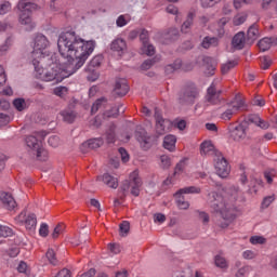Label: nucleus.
<instances>
[{
	"mask_svg": "<svg viewBox=\"0 0 277 277\" xmlns=\"http://www.w3.org/2000/svg\"><path fill=\"white\" fill-rule=\"evenodd\" d=\"M166 11L168 12V14H173L174 16H176V14H179V9L176 6H174V4H169L167 6Z\"/></svg>",
	"mask_w": 277,
	"mask_h": 277,
	"instance_id": "obj_64",
	"label": "nucleus"
},
{
	"mask_svg": "<svg viewBox=\"0 0 277 277\" xmlns=\"http://www.w3.org/2000/svg\"><path fill=\"white\" fill-rule=\"evenodd\" d=\"M131 22V17L129 15H119L116 19L117 27H126Z\"/></svg>",
	"mask_w": 277,
	"mask_h": 277,
	"instance_id": "obj_36",
	"label": "nucleus"
},
{
	"mask_svg": "<svg viewBox=\"0 0 277 277\" xmlns=\"http://www.w3.org/2000/svg\"><path fill=\"white\" fill-rule=\"evenodd\" d=\"M200 150L201 155H211V153L215 150V147L210 141H205L203 143H201Z\"/></svg>",
	"mask_w": 277,
	"mask_h": 277,
	"instance_id": "obj_31",
	"label": "nucleus"
},
{
	"mask_svg": "<svg viewBox=\"0 0 277 277\" xmlns=\"http://www.w3.org/2000/svg\"><path fill=\"white\" fill-rule=\"evenodd\" d=\"M242 109H246V102L241 98L235 100L225 111H223L220 116L221 120H224L225 122H228L237 111H241Z\"/></svg>",
	"mask_w": 277,
	"mask_h": 277,
	"instance_id": "obj_10",
	"label": "nucleus"
},
{
	"mask_svg": "<svg viewBox=\"0 0 277 277\" xmlns=\"http://www.w3.org/2000/svg\"><path fill=\"white\" fill-rule=\"evenodd\" d=\"M18 22L26 27L27 31H31L36 24L31 21V12L38 10V5L27 0H19L17 3Z\"/></svg>",
	"mask_w": 277,
	"mask_h": 277,
	"instance_id": "obj_4",
	"label": "nucleus"
},
{
	"mask_svg": "<svg viewBox=\"0 0 277 277\" xmlns=\"http://www.w3.org/2000/svg\"><path fill=\"white\" fill-rule=\"evenodd\" d=\"M248 122H250V124H255V127H260V129H269V122L261 119L259 115H251L249 116L248 121H242L237 126H229V137L234 140V142H241L242 140H246Z\"/></svg>",
	"mask_w": 277,
	"mask_h": 277,
	"instance_id": "obj_3",
	"label": "nucleus"
},
{
	"mask_svg": "<svg viewBox=\"0 0 277 277\" xmlns=\"http://www.w3.org/2000/svg\"><path fill=\"white\" fill-rule=\"evenodd\" d=\"M242 256L243 259L252 260L256 258V253L252 250H246L245 252H242Z\"/></svg>",
	"mask_w": 277,
	"mask_h": 277,
	"instance_id": "obj_61",
	"label": "nucleus"
},
{
	"mask_svg": "<svg viewBox=\"0 0 277 277\" xmlns=\"http://www.w3.org/2000/svg\"><path fill=\"white\" fill-rule=\"evenodd\" d=\"M163 148L170 153L176 150V136L173 134L166 135L163 138Z\"/></svg>",
	"mask_w": 277,
	"mask_h": 277,
	"instance_id": "obj_22",
	"label": "nucleus"
},
{
	"mask_svg": "<svg viewBox=\"0 0 277 277\" xmlns=\"http://www.w3.org/2000/svg\"><path fill=\"white\" fill-rule=\"evenodd\" d=\"M129 93V82L126 79H119L115 84V94L117 96H127Z\"/></svg>",
	"mask_w": 277,
	"mask_h": 277,
	"instance_id": "obj_19",
	"label": "nucleus"
},
{
	"mask_svg": "<svg viewBox=\"0 0 277 277\" xmlns=\"http://www.w3.org/2000/svg\"><path fill=\"white\" fill-rule=\"evenodd\" d=\"M277 44V38L273 37H265L262 40L259 41L258 47L260 50H262L263 52L265 51H269V49H272V45Z\"/></svg>",
	"mask_w": 277,
	"mask_h": 277,
	"instance_id": "obj_21",
	"label": "nucleus"
},
{
	"mask_svg": "<svg viewBox=\"0 0 277 277\" xmlns=\"http://www.w3.org/2000/svg\"><path fill=\"white\" fill-rule=\"evenodd\" d=\"M45 256L51 265H57V258L55 256V251L53 249H49Z\"/></svg>",
	"mask_w": 277,
	"mask_h": 277,
	"instance_id": "obj_44",
	"label": "nucleus"
},
{
	"mask_svg": "<svg viewBox=\"0 0 277 277\" xmlns=\"http://www.w3.org/2000/svg\"><path fill=\"white\" fill-rule=\"evenodd\" d=\"M153 64H155L154 60H146L142 65L141 68L142 70H149V68L153 67Z\"/></svg>",
	"mask_w": 277,
	"mask_h": 277,
	"instance_id": "obj_62",
	"label": "nucleus"
},
{
	"mask_svg": "<svg viewBox=\"0 0 277 277\" xmlns=\"http://www.w3.org/2000/svg\"><path fill=\"white\" fill-rule=\"evenodd\" d=\"M155 120H156V134L157 135H166L170 128L172 127V122L168 119H163L161 116V111L159 109H155Z\"/></svg>",
	"mask_w": 277,
	"mask_h": 277,
	"instance_id": "obj_12",
	"label": "nucleus"
},
{
	"mask_svg": "<svg viewBox=\"0 0 277 277\" xmlns=\"http://www.w3.org/2000/svg\"><path fill=\"white\" fill-rule=\"evenodd\" d=\"M13 107H15L17 111H25V109L29 108V104H27V101H25V98L17 97L13 101Z\"/></svg>",
	"mask_w": 277,
	"mask_h": 277,
	"instance_id": "obj_30",
	"label": "nucleus"
},
{
	"mask_svg": "<svg viewBox=\"0 0 277 277\" xmlns=\"http://www.w3.org/2000/svg\"><path fill=\"white\" fill-rule=\"evenodd\" d=\"M103 144H104L103 137L91 138L87 143H83L80 146V149L83 150L84 148H88V147L92 149H96V148H101Z\"/></svg>",
	"mask_w": 277,
	"mask_h": 277,
	"instance_id": "obj_24",
	"label": "nucleus"
},
{
	"mask_svg": "<svg viewBox=\"0 0 277 277\" xmlns=\"http://www.w3.org/2000/svg\"><path fill=\"white\" fill-rule=\"evenodd\" d=\"M186 194H200V187L187 186V187L179 189L174 194V198H175L177 208L182 209L184 211H186V209H189V201L185 200Z\"/></svg>",
	"mask_w": 277,
	"mask_h": 277,
	"instance_id": "obj_6",
	"label": "nucleus"
},
{
	"mask_svg": "<svg viewBox=\"0 0 277 277\" xmlns=\"http://www.w3.org/2000/svg\"><path fill=\"white\" fill-rule=\"evenodd\" d=\"M55 96H60V98H64L68 94V88L66 87H56L53 90Z\"/></svg>",
	"mask_w": 277,
	"mask_h": 277,
	"instance_id": "obj_43",
	"label": "nucleus"
},
{
	"mask_svg": "<svg viewBox=\"0 0 277 277\" xmlns=\"http://www.w3.org/2000/svg\"><path fill=\"white\" fill-rule=\"evenodd\" d=\"M97 180L102 181V183L107 185V187H110V189H118V177H115L109 173H104L103 175L98 176Z\"/></svg>",
	"mask_w": 277,
	"mask_h": 277,
	"instance_id": "obj_17",
	"label": "nucleus"
},
{
	"mask_svg": "<svg viewBox=\"0 0 277 277\" xmlns=\"http://www.w3.org/2000/svg\"><path fill=\"white\" fill-rule=\"evenodd\" d=\"M119 230L122 237H127L129 235V230H131V224L129 221H123L119 226Z\"/></svg>",
	"mask_w": 277,
	"mask_h": 277,
	"instance_id": "obj_40",
	"label": "nucleus"
},
{
	"mask_svg": "<svg viewBox=\"0 0 277 277\" xmlns=\"http://www.w3.org/2000/svg\"><path fill=\"white\" fill-rule=\"evenodd\" d=\"M232 47L237 49V51H241L246 47V32L240 31L236 34L232 40Z\"/></svg>",
	"mask_w": 277,
	"mask_h": 277,
	"instance_id": "obj_20",
	"label": "nucleus"
},
{
	"mask_svg": "<svg viewBox=\"0 0 277 277\" xmlns=\"http://www.w3.org/2000/svg\"><path fill=\"white\" fill-rule=\"evenodd\" d=\"M203 64L206 68V75L209 77L213 76L215 72V64H213V58L207 56L203 58Z\"/></svg>",
	"mask_w": 277,
	"mask_h": 277,
	"instance_id": "obj_28",
	"label": "nucleus"
},
{
	"mask_svg": "<svg viewBox=\"0 0 277 277\" xmlns=\"http://www.w3.org/2000/svg\"><path fill=\"white\" fill-rule=\"evenodd\" d=\"M40 153L38 154V151H35L32 155H36L37 159L39 161H47V159H49V151L47 149H44V147H42V145L40 146Z\"/></svg>",
	"mask_w": 277,
	"mask_h": 277,
	"instance_id": "obj_39",
	"label": "nucleus"
},
{
	"mask_svg": "<svg viewBox=\"0 0 277 277\" xmlns=\"http://www.w3.org/2000/svg\"><path fill=\"white\" fill-rule=\"evenodd\" d=\"M45 136L47 133H44V131H41L35 132L34 134L26 137V145L32 154L35 151H38V155H40V153L42 151L40 150V147L42 146V138Z\"/></svg>",
	"mask_w": 277,
	"mask_h": 277,
	"instance_id": "obj_9",
	"label": "nucleus"
},
{
	"mask_svg": "<svg viewBox=\"0 0 277 277\" xmlns=\"http://www.w3.org/2000/svg\"><path fill=\"white\" fill-rule=\"evenodd\" d=\"M214 263L217 267H220L221 269H226L228 267V262L226 261V259L222 255H215L214 258Z\"/></svg>",
	"mask_w": 277,
	"mask_h": 277,
	"instance_id": "obj_34",
	"label": "nucleus"
},
{
	"mask_svg": "<svg viewBox=\"0 0 277 277\" xmlns=\"http://www.w3.org/2000/svg\"><path fill=\"white\" fill-rule=\"evenodd\" d=\"M222 0H201L202 8H213L216 3H220Z\"/></svg>",
	"mask_w": 277,
	"mask_h": 277,
	"instance_id": "obj_54",
	"label": "nucleus"
},
{
	"mask_svg": "<svg viewBox=\"0 0 277 277\" xmlns=\"http://www.w3.org/2000/svg\"><path fill=\"white\" fill-rule=\"evenodd\" d=\"M106 142L107 144H114L116 142V126L110 127L106 132Z\"/></svg>",
	"mask_w": 277,
	"mask_h": 277,
	"instance_id": "obj_37",
	"label": "nucleus"
},
{
	"mask_svg": "<svg viewBox=\"0 0 277 277\" xmlns=\"http://www.w3.org/2000/svg\"><path fill=\"white\" fill-rule=\"evenodd\" d=\"M122 192H129L132 196H140V190L142 189V179L140 177V172L133 171L130 174V181H126L121 186Z\"/></svg>",
	"mask_w": 277,
	"mask_h": 277,
	"instance_id": "obj_7",
	"label": "nucleus"
},
{
	"mask_svg": "<svg viewBox=\"0 0 277 277\" xmlns=\"http://www.w3.org/2000/svg\"><path fill=\"white\" fill-rule=\"evenodd\" d=\"M12 10V3L10 1H2L0 3V16L8 14Z\"/></svg>",
	"mask_w": 277,
	"mask_h": 277,
	"instance_id": "obj_41",
	"label": "nucleus"
},
{
	"mask_svg": "<svg viewBox=\"0 0 277 277\" xmlns=\"http://www.w3.org/2000/svg\"><path fill=\"white\" fill-rule=\"evenodd\" d=\"M39 235L40 237H49V225L47 223H41Z\"/></svg>",
	"mask_w": 277,
	"mask_h": 277,
	"instance_id": "obj_50",
	"label": "nucleus"
},
{
	"mask_svg": "<svg viewBox=\"0 0 277 277\" xmlns=\"http://www.w3.org/2000/svg\"><path fill=\"white\" fill-rule=\"evenodd\" d=\"M250 274V266H242L236 273V277H246Z\"/></svg>",
	"mask_w": 277,
	"mask_h": 277,
	"instance_id": "obj_51",
	"label": "nucleus"
},
{
	"mask_svg": "<svg viewBox=\"0 0 277 277\" xmlns=\"http://www.w3.org/2000/svg\"><path fill=\"white\" fill-rule=\"evenodd\" d=\"M135 138L141 144L143 148H148L150 146V137L146 133V130L138 128L135 132Z\"/></svg>",
	"mask_w": 277,
	"mask_h": 277,
	"instance_id": "obj_18",
	"label": "nucleus"
},
{
	"mask_svg": "<svg viewBox=\"0 0 277 277\" xmlns=\"http://www.w3.org/2000/svg\"><path fill=\"white\" fill-rule=\"evenodd\" d=\"M10 122V116L0 113V127H5Z\"/></svg>",
	"mask_w": 277,
	"mask_h": 277,
	"instance_id": "obj_60",
	"label": "nucleus"
},
{
	"mask_svg": "<svg viewBox=\"0 0 277 277\" xmlns=\"http://www.w3.org/2000/svg\"><path fill=\"white\" fill-rule=\"evenodd\" d=\"M217 85V81L214 80L207 91L206 101L210 103V105H217L220 103V94H222V91L215 89Z\"/></svg>",
	"mask_w": 277,
	"mask_h": 277,
	"instance_id": "obj_13",
	"label": "nucleus"
},
{
	"mask_svg": "<svg viewBox=\"0 0 277 277\" xmlns=\"http://www.w3.org/2000/svg\"><path fill=\"white\" fill-rule=\"evenodd\" d=\"M198 96H200V91H198V88H196V85H189L185 89L184 91V95H183V101L184 103H194V101H196V98H198Z\"/></svg>",
	"mask_w": 277,
	"mask_h": 277,
	"instance_id": "obj_15",
	"label": "nucleus"
},
{
	"mask_svg": "<svg viewBox=\"0 0 277 277\" xmlns=\"http://www.w3.org/2000/svg\"><path fill=\"white\" fill-rule=\"evenodd\" d=\"M12 235V228L0 225V237H10Z\"/></svg>",
	"mask_w": 277,
	"mask_h": 277,
	"instance_id": "obj_49",
	"label": "nucleus"
},
{
	"mask_svg": "<svg viewBox=\"0 0 277 277\" xmlns=\"http://www.w3.org/2000/svg\"><path fill=\"white\" fill-rule=\"evenodd\" d=\"M234 8L236 10H241L245 5H250L252 3V0H233Z\"/></svg>",
	"mask_w": 277,
	"mask_h": 277,
	"instance_id": "obj_47",
	"label": "nucleus"
},
{
	"mask_svg": "<svg viewBox=\"0 0 277 277\" xmlns=\"http://www.w3.org/2000/svg\"><path fill=\"white\" fill-rule=\"evenodd\" d=\"M266 239L263 236H252L250 238V243H252V246H263V243H265Z\"/></svg>",
	"mask_w": 277,
	"mask_h": 277,
	"instance_id": "obj_46",
	"label": "nucleus"
},
{
	"mask_svg": "<svg viewBox=\"0 0 277 277\" xmlns=\"http://www.w3.org/2000/svg\"><path fill=\"white\" fill-rule=\"evenodd\" d=\"M246 18H248V16L245 13H239L234 17V25L239 26V25H243V23H246Z\"/></svg>",
	"mask_w": 277,
	"mask_h": 277,
	"instance_id": "obj_48",
	"label": "nucleus"
},
{
	"mask_svg": "<svg viewBox=\"0 0 277 277\" xmlns=\"http://www.w3.org/2000/svg\"><path fill=\"white\" fill-rule=\"evenodd\" d=\"M120 107H122V104H120L118 107H114L111 111L106 113L107 118H116V116L120 114Z\"/></svg>",
	"mask_w": 277,
	"mask_h": 277,
	"instance_id": "obj_55",
	"label": "nucleus"
},
{
	"mask_svg": "<svg viewBox=\"0 0 277 277\" xmlns=\"http://www.w3.org/2000/svg\"><path fill=\"white\" fill-rule=\"evenodd\" d=\"M235 66H237V62L236 61H228L227 63L222 65V74L226 75V72H228L229 70H232V68H235Z\"/></svg>",
	"mask_w": 277,
	"mask_h": 277,
	"instance_id": "obj_45",
	"label": "nucleus"
},
{
	"mask_svg": "<svg viewBox=\"0 0 277 277\" xmlns=\"http://www.w3.org/2000/svg\"><path fill=\"white\" fill-rule=\"evenodd\" d=\"M103 63V56L102 55H96L94 56L88 66L85 67L87 72H94V68H98L101 64Z\"/></svg>",
	"mask_w": 277,
	"mask_h": 277,
	"instance_id": "obj_27",
	"label": "nucleus"
},
{
	"mask_svg": "<svg viewBox=\"0 0 277 277\" xmlns=\"http://www.w3.org/2000/svg\"><path fill=\"white\" fill-rule=\"evenodd\" d=\"M142 53H144L145 55H148L149 57L155 55V45L150 44V43H143L142 47Z\"/></svg>",
	"mask_w": 277,
	"mask_h": 277,
	"instance_id": "obj_38",
	"label": "nucleus"
},
{
	"mask_svg": "<svg viewBox=\"0 0 277 277\" xmlns=\"http://www.w3.org/2000/svg\"><path fill=\"white\" fill-rule=\"evenodd\" d=\"M260 60H261L263 70H267V68L272 66V60H269V57L263 56Z\"/></svg>",
	"mask_w": 277,
	"mask_h": 277,
	"instance_id": "obj_52",
	"label": "nucleus"
},
{
	"mask_svg": "<svg viewBox=\"0 0 277 277\" xmlns=\"http://www.w3.org/2000/svg\"><path fill=\"white\" fill-rule=\"evenodd\" d=\"M108 250L111 254H120V245L117 243H109Z\"/></svg>",
	"mask_w": 277,
	"mask_h": 277,
	"instance_id": "obj_56",
	"label": "nucleus"
},
{
	"mask_svg": "<svg viewBox=\"0 0 277 277\" xmlns=\"http://www.w3.org/2000/svg\"><path fill=\"white\" fill-rule=\"evenodd\" d=\"M140 34V40L142 44H147L148 43V30L146 29H141Z\"/></svg>",
	"mask_w": 277,
	"mask_h": 277,
	"instance_id": "obj_53",
	"label": "nucleus"
},
{
	"mask_svg": "<svg viewBox=\"0 0 277 277\" xmlns=\"http://www.w3.org/2000/svg\"><path fill=\"white\" fill-rule=\"evenodd\" d=\"M258 39H259V27H256V25H252L247 31V42L248 44H252Z\"/></svg>",
	"mask_w": 277,
	"mask_h": 277,
	"instance_id": "obj_26",
	"label": "nucleus"
},
{
	"mask_svg": "<svg viewBox=\"0 0 277 277\" xmlns=\"http://www.w3.org/2000/svg\"><path fill=\"white\" fill-rule=\"evenodd\" d=\"M185 168H187V159L180 160V162H177V164L175 166L173 175L181 176V174L185 172Z\"/></svg>",
	"mask_w": 277,
	"mask_h": 277,
	"instance_id": "obj_32",
	"label": "nucleus"
},
{
	"mask_svg": "<svg viewBox=\"0 0 277 277\" xmlns=\"http://www.w3.org/2000/svg\"><path fill=\"white\" fill-rule=\"evenodd\" d=\"M216 158L214 159V168L216 170L217 176L221 179H227L228 174H230V166H228V160L224 158L222 153L217 151Z\"/></svg>",
	"mask_w": 277,
	"mask_h": 277,
	"instance_id": "obj_8",
	"label": "nucleus"
},
{
	"mask_svg": "<svg viewBox=\"0 0 277 277\" xmlns=\"http://www.w3.org/2000/svg\"><path fill=\"white\" fill-rule=\"evenodd\" d=\"M119 155L121 157V160L123 163H127L129 161V153H127V149L120 147L119 148Z\"/></svg>",
	"mask_w": 277,
	"mask_h": 277,
	"instance_id": "obj_59",
	"label": "nucleus"
},
{
	"mask_svg": "<svg viewBox=\"0 0 277 277\" xmlns=\"http://www.w3.org/2000/svg\"><path fill=\"white\" fill-rule=\"evenodd\" d=\"M183 66V61L175 60L173 64H170L166 67V72H174V70H180V68Z\"/></svg>",
	"mask_w": 277,
	"mask_h": 277,
	"instance_id": "obj_35",
	"label": "nucleus"
},
{
	"mask_svg": "<svg viewBox=\"0 0 277 277\" xmlns=\"http://www.w3.org/2000/svg\"><path fill=\"white\" fill-rule=\"evenodd\" d=\"M110 49L118 55H123L127 51V41L122 38H117L111 41Z\"/></svg>",
	"mask_w": 277,
	"mask_h": 277,
	"instance_id": "obj_16",
	"label": "nucleus"
},
{
	"mask_svg": "<svg viewBox=\"0 0 277 277\" xmlns=\"http://www.w3.org/2000/svg\"><path fill=\"white\" fill-rule=\"evenodd\" d=\"M207 202L212 213H217L223 220L216 221V225L220 228H228L233 220H235L237 202H246V197H243V193L239 187L229 186L225 189L223 197L215 192L209 193Z\"/></svg>",
	"mask_w": 277,
	"mask_h": 277,
	"instance_id": "obj_2",
	"label": "nucleus"
},
{
	"mask_svg": "<svg viewBox=\"0 0 277 277\" xmlns=\"http://www.w3.org/2000/svg\"><path fill=\"white\" fill-rule=\"evenodd\" d=\"M220 44L217 37H205L201 42L202 49H213Z\"/></svg>",
	"mask_w": 277,
	"mask_h": 277,
	"instance_id": "obj_25",
	"label": "nucleus"
},
{
	"mask_svg": "<svg viewBox=\"0 0 277 277\" xmlns=\"http://www.w3.org/2000/svg\"><path fill=\"white\" fill-rule=\"evenodd\" d=\"M0 201L4 209H8V211H14V209H16V200L10 193H0Z\"/></svg>",
	"mask_w": 277,
	"mask_h": 277,
	"instance_id": "obj_14",
	"label": "nucleus"
},
{
	"mask_svg": "<svg viewBox=\"0 0 277 277\" xmlns=\"http://www.w3.org/2000/svg\"><path fill=\"white\" fill-rule=\"evenodd\" d=\"M60 116L62 117L64 122H67L68 124H71V122H75V118H77V115L75 114V111L70 109L62 110Z\"/></svg>",
	"mask_w": 277,
	"mask_h": 277,
	"instance_id": "obj_29",
	"label": "nucleus"
},
{
	"mask_svg": "<svg viewBox=\"0 0 277 277\" xmlns=\"http://www.w3.org/2000/svg\"><path fill=\"white\" fill-rule=\"evenodd\" d=\"M96 42L85 41L75 31L61 32L57 39V48L64 63L57 61V54L43 56L42 61L34 60L32 66L37 79L53 83H62L75 75L85 61L94 53Z\"/></svg>",
	"mask_w": 277,
	"mask_h": 277,
	"instance_id": "obj_1",
	"label": "nucleus"
},
{
	"mask_svg": "<svg viewBox=\"0 0 277 277\" xmlns=\"http://www.w3.org/2000/svg\"><path fill=\"white\" fill-rule=\"evenodd\" d=\"M49 47V39L44 35H37L35 38L32 57L34 60H40L42 62L44 57H51V55H47V49Z\"/></svg>",
	"mask_w": 277,
	"mask_h": 277,
	"instance_id": "obj_5",
	"label": "nucleus"
},
{
	"mask_svg": "<svg viewBox=\"0 0 277 277\" xmlns=\"http://www.w3.org/2000/svg\"><path fill=\"white\" fill-rule=\"evenodd\" d=\"M107 104V100L105 97L98 98L95 103H93L91 107V114H96L101 107H105Z\"/></svg>",
	"mask_w": 277,
	"mask_h": 277,
	"instance_id": "obj_33",
	"label": "nucleus"
},
{
	"mask_svg": "<svg viewBox=\"0 0 277 277\" xmlns=\"http://www.w3.org/2000/svg\"><path fill=\"white\" fill-rule=\"evenodd\" d=\"M194 18H196V13L189 12L186 21L182 24V34H189L192 31V26L194 25Z\"/></svg>",
	"mask_w": 277,
	"mask_h": 277,
	"instance_id": "obj_23",
	"label": "nucleus"
},
{
	"mask_svg": "<svg viewBox=\"0 0 277 277\" xmlns=\"http://www.w3.org/2000/svg\"><path fill=\"white\" fill-rule=\"evenodd\" d=\"M15 222H17V224H24L27 230H36V226L38 225L36 214H27V211H23L18 216H16Z\"/></svg>",
	"mask_w": 277,
	"mask_h": 277,
	"instance_id": "obj_11",
	"label": "nucleus"
},
{
	"mask_svg": "<svg viewBox=\"0 0 277 277\" xmlns=\"http://www.w3.org/2000/svg\"><path fill=\"white\" fill-rule=\"evenodd\" d=\"M154 222L155 224H163L166 222V214L162 213H156L154 214Z\"/></svg>",
	"mask_w": 277,
	"mask_h": 277,
	"instance_id": "obj_57",
	"label": "nucleus"
},
{
	"mask_svg": "<svg viewBox=\"0 0 277 277\" xmlns=\"http://www.w3.org/2000/svg\"><path fill=\"white\" fill-rule=\"evenodd\" d=\"M170 166H172L170 156H166V155L160 156V168H162L163 170H168Z\"/></svg>",
	"mask_w": 277,
	"mask_h": 277,
	"instance_id": "obj_42",
	"label": "nucleus"
},
{
	"mask_svg": "<svg viewBox=\"0 0 277 277\" xmlns=\"http://www.w3.org/2000/svg\"><path fill=\"white\" fill-rule=\"evenodd\" d=\"M273 201H274V196H268L264 198L262 201L263 209H267V207H269V205H272Z\"/></svg>",
	"mask_w": 277,
	"mask_h": 277,
	"instance_id": "obj_63",
	"label": "nucleus"
},
{
	"mask_svg": "<svg viewBox=\"0 0 277 277\" xmlns=\"http://www.w3.org/2000/svg\"><path fill=\"white\" fill-rule=\"evenodd\" d=\"M48 144L52 146L53 148H57L60 145V137L57 136H50L48 140Z\"/></svg>",
	"mask_w": 277,
	"mask_h": 277,
	"instance_id": "obj_58",
	"label": "nucleus"
}]
</instances>
